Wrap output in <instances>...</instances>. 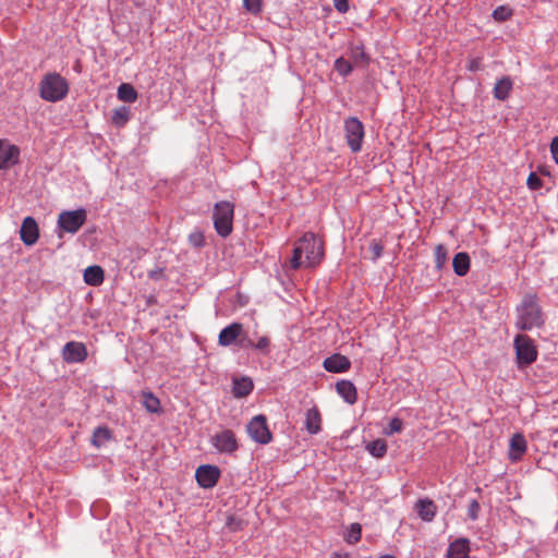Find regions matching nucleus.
Listing matches in <instances>:
<instances>
[{"label":"nucleus","instance_id":"nucleus-1","mask_svg":"<svg viewBox=\"0 0 558 558\" xmlns=\"http://www.w3.org/2000/svg\"><path fill=\"white\" fill-rule=\"evenodd\" d=\"M324 257V243L314 233H305L299 239L293 248L289 266L296 270L302 267H316Z\"/></svg>","mask_w":558,"mask_h":558},{"label":"nucleus","instance_id":"nucleus-2","mask_svg":"<svg viewBox=\"0 0 558 558\" xmlns=\"http://www.w3.org/2000/svg\"><path fill=\"white\" fill-rule=\"evenodd\" d=\"M517 313L515 327L520 330H532L533 328H539L544 324L538 298L534 293H527L523 296Z\"/></svg>","mask_w":558,"mask_h":558},{"label":"nucleus","instance_id":"nucleus-3","mask_svg":"<svg viewBox=\"0 0 558 558\" xmlns=\"http://www.w3.org/2000/svg\"><path fill=\"white\" fill-rule=\"evenodd\" d=\"M69 93V84L59 73L46 74L39 84V94L44 100L56 102Z\"/></svg>","mask_w":558,"mask_h":558},{"label":"nucleus","instance_id":"nucleus-4","mask_svg":"<svg viewBox=\"0 0 558 558\" xmlns=\"http://www.w3.org/2000/svg\"><path fill=\"white\" fill-rule=\"evenodd\" d=\"M233 215L234 205L230 202L222 201L215 205L213 214L214 227L220 236L227 238L232 232Z\"/></svg>","mask_w":558,"mask_h":558},{"label":"nucleus","instance_id":"nucleus-5","mask_svg":"<svg viewBox=\"0 0 558 558\" xmlns=\"http://www.w3.org/2000/svg\"><path fill=\"white\" fill-rule=\"evenodd\" d=\"M513 345L519 368L529 366L536 361L538 351L532 338L526 335H518Z\"/></svg>","mask_w":558,"mask_h":558},{"label":"nucleus","instance_id":"nucleus-6","mask_svg":"<svg viewBox=\"0 0 558 558\" xmlns=\"http://www.w3.org/2000/svg\"><path fill=\"white\" fill-rule=\"evenodd\" d=\"M345 138L350 149L357 153L362 149V142L364 137V125L355 117H350L344 120Z\"/></svg>","mask_w":558,"mask_h":558},{"label":"nucleus","instance_id":"nucleus-7","mask_svg":"<svg viewBox=\"0 0 558 558\" xmlns=\"http://www.w3.org/2000/svg\"><path fill=\"white\" fill-rule=\"evenodd\" d=\"M87 214L83 208L62 211L58 217L59 227L68 233H76L86 222Z\"/></svg>","mask_w":558,"mask_h":558},{"label":"nucleus","instance_id":"nucleus-8","mask_svg":"<svg viewBox=\"0 0 558 558\" xmlns=\"http://www.w3.org/2000/svg\"><path fill=\"white\" fill-rule=\"evenodd\" d=\"M246 430L250 437L262 445L269 444L272 439V435L267 425V418L265 415L254 416L247 424Z\"/></svg>","mask_w":558,"mask_h":558},{"label":"nucleus","instance_id":"nucleus-9","mask_svg":"<svg viewBox=\"0 0 558 558\" xmlns=\"http://www.w3.org/2000/svg\"><path fill=\"white\" fill-rule=\"evenodd\" d=\"M211 445L220 452L231 454L239 448L235 434L230 429H225L211 437Z\"/></svg>","mask_w":558,"mask_h":558},{"label":"nucleus","instance_id":"nucleus-10","mask_svg":"<svg viewBox=\"0 0 558 558\" xmlns=\"http://www.w3.org/2000/svg\"><path fill=\"white\" fill-rule=\"evenodd\" d=\"M195 476L201 487L211 488L220 477V470L215 465H201L197 468Z\"/></svg>","mask_w":558,"mask_h":558},{"label":"nucleus","instance_id":"nucleus-11","mask_svg":"<svg viewBox=\"0 0 558 558\" xmlns=\"http://www.w3.org/2000/svg\"><path fill=\"white\" fill-rule=\"evenodd\" d=\"M244 335L243 325L240 323H232L225 327L218 336V343L221 347H229L238 344L240 338Z\"/></svg>","mask_w":558,"mask_h":558},{"label":"nucleus","instance_id":"nucleus-12","mask_svg":"<svg viewBox=\"0 0 558 558\" xmlns=\"http://www.w3.org/2000/svg\"><path fill=\"white\" fill-rule=\"evenodd\" d=\"M62 357L66 363H81L87 357V349L82 342L70 341L63 347Z\"/></svg>","mask_w":558,"mask_h":558},{"label":"nucleus","instance_id":"nucleus-13","mask_svg":"<svg viewBox=\"0 0 558 558\" xmlns=\"http://www.w3.org/2000/svg\"><path fill=\"white\" fill-rule=\"evenodd\" d=\"M20 235L22 242L27 246H32L37 242L39 238V228L33 217L28 216L24 218L21 226Z\"/></svg>","mask_w":558,"mask_h":558},{"label":"nucleus","instance_id":"nucleus-14","mask_svg":"<svg viewBox=\"0 0 558 558\" xmlns=\"http://www.w3.org/2000/svg\"><path fill=\"white\" fill-rule=\"evenodd\" d=\"M20 149L17 146L0 141V169L9 168L19 162Z\"/></svg>","mask_w":558,"mask_h":558},{"label":"nucleus","instance_id":"nucleus-15","mask_svg":"<svg viewBox=\"0 0 558 558\" xmlns=\"http://www.w3.org/2000/svg\"><path fill=\"white\" fill-rule=\"evenodd\" d=\"M324 368L329 373H344L350 369V360L339 353L332 354L323 362Z\"/></svg>","mask_w":558,"mask_h":558},{"label":"nucleus","instance_id":"nucleus-16","mask_svg":"<svg viewBox=\"0 0 558 558\" xmlns=\"http://www.w3.org/2000/svg\"><path fill=\"white\" fill-rule=\"evenodd\" d=\"M526 451V440L522 434H514L510 439L509 459L518 461Z\"/></svg>","mask_w":558,"mask_h":558},{"label":"nucleus","instance_id":"nucleus-17","mask_svg":"<svg viewBox=\"0 0 558 558\" xmlns=\"http://www.w3.org/2000/svg\"><path fill=\"white\" fill-rule=\"evenodd\" d=\"M337 392L349 404H354L357 400L356 388L350 380H340L336 384Z\"/></svg>","mask_w":558,"mask_h":558},{"label":"nucleus","instance_id":"nucleus-18","mask_svg":"<svg viewBox=\"0 0 558 558\" xmlns=\"http://www.w3.org/2000/svg\"><path fill=\"white\" fill-rule=\"evenodd\" d=\"M469 541L460 538L449 545L447 558H469Z\"/></svg>","mask_w":558,"mask_h":558},{"label":"nucleus","instance_id":"nucleus-19","mask_svg":"<svg viewBox=\"0 0 558 558\" xmlns=\"http://www.w3.org/2000/svg\"><path fill=\"white\" fill-rule=\"evenodd\" d=\"M322 416L317 408L308 409L305 416V428L310 434L320 430Z\"/></svg>","mask_w":558,"mask_h":558},{"label":"nucleus","instance_id":"nucleus-20","mask_svg":"<svg viewBox=\"0 0 558 558\" xmlns=\"http://www.w3.org/2000/svg\"><path fill=\"white\" fill-rule=\"evenodd\" d=\"M513 83L509 76L498 80L494 87V97L498 100H506L512 90Z\"/></svg>","mask_w":558,"mask_h":558},{"label":"nucleus","instance_id":"nucleus-21","mask_svg":"<svg viewBox=\"0 0 558 558\" xmlns=\"http://www.w3.org/2000/svg\"><path fill=\"white\" fill-rule=\"evenodd\" d=\"M415 508L420 518L424 521H432L436 514V506L429 499H420Z\"/></svg>","mask_w":558,"mask_h":558},{"label":"nucleus","instance_id":"nucleus-22","mask_svg":"<svg viewBox=\"0 0 558 558\" xmlns=\"http://www.w3.org/2000/svg\"><path fill=\"white\" fill-rule=\"evenodd\" d=\"M104 279L105 274L100 266H89L84 271V281L89 286H100Z\"/></svg>","mask_w":558,"mask_h":558},{"label":"nucleus","instance_id":"nucleus-23","mask_svg":"<svg viewBox=\"0 0 558 558\" xmlns=\"http://www.w3.org/2000/svg\"><path fill=\"white\" fill-rule=\"evenodd\" d=\"M452 267L458 276H465L470 270V256L468 253L460 252L456 254L452 260Z\"/></svg>","mask_w":558,"mask_h":558},{"label":"nucleus","instance_id":"nucleus-24","mask_svg":"<svg viewBox=\"0 0 558 558\" xmlns=\"http://www.w3.org/2000/svg\"><path fill=\"white\" fill-rule=\"evenodd\" d=\"M253 381L247 377H242L233 381L232 392L236 398L248 396L253 390Z\"/></svg>","mask_w":558,"mask_h":558},{"label":"nucleus","instance_id":"nucleus-25","mask_svg":"<svg viewBox=\"0 0 558 558\" xmlns=\"http://www.w3.org/2000/svg\"><path fill=\"white\" fill-rule=\"evenodd\" d=\"M118 98L124 102H134L137 100L138 94L136 89L129 83H122L118 87Z\"/></svg>","mask_w":558,"mask_h":558},{"label":"nucleus","instance_id":"nucleus-26","mask_svg":"<svg viewBox=\"0 0 558 558\" xmlns=\"http://www.w3.org/2000/svg\"><path fill=\"white\" fill-rule=\"evenodd\" d=\"M143 405L150 413H158L160 411L159 399L150 391H143Z\"/></svg>","mask_w":558,"mask_h":558},{"label":"nucleus","instance_id":"nucleus-27","mask_svg":"<svg viewBox=\"0 0 558 558\" xmlns=\"http://www.w3.org/2000/svg\"><path fill=\"white\" fill-rule=\"evenodd\" d=\"M366 449L375 458H383L387 452V444L384 439H376L371 441Z\"/></svg>","mask_w":558,"mask_h":558},{"label":"nucleus","instance_id":"nucleus-28","mask_svg":"<svg viewBox=\"0 0 558 558\" xmlns=\"http://www.w3.org/2000/svg\"><path fill=\"white\" fill-rule=\"evenodd\" d=\"M111 437V433L107 427L99 426L93 433L92 442L96 447H100Z\"/></svg>","mask_w":558,"mask_h":558},{"label":"nucleus","instance_id":"nucleus-29","mask_svg":"<svg viewBox=\"0 0 558 558\" xmlns=\"http://www.w3.org/2000/svg\"><path fill=\"white\" fill-rule=\"evenodd\" d=\"M130 119V110L126 107H119L113 111L112 123L119 128L125 125Z\"/></svg>","mask_w":558,"mask_h":558},{"label":"nucleus","instance_id":"nucleus-30","mask_svg":"<svg viewBox=\"0 0 558 558\" xmlns=\"http://www.w3.org/2000/svg\"><path fill=\"white\" fill-rule=\"evenodd\" d=\"M513 14V10L508 5H499L493 11V19L497 22H505Z\"/></svg>","mask_w":558,"mask_h":558},{"label":"nucleus","instance_id":"nucleus-31","mask_svg":"<svg viewBox=\"0 0 558 558\" xmlns=\"http://www.w3.org/2000/svg\"><path fill=\"white\" fill-rule=\"evenodd\" d=\"M362 526L360 523H352L345 535V542L349 544H355L361 539Z\"/></svg>","mask_w":558,"mask_h":558},{"label":"nucleus","instance_id":"nucleus-32","mask_svg":"<svg viewBox=\"0 0 558 558\" xmlns=\"http://www.w3.org/2000/svg\"><path fill=\"white\" fill-rule=\"evenodd\" d=\"M447 262V248L442 244L435 247V264L437 269H441Z\"/></svg>","mask_w":558,"mask_h":558},{"label":"nucleus","instance_id":"nucleus-33","mask_svg":"<svg viewBox=\"0 0 558 558\" xmlns=\"http://www.w3.org/2000/svg\"><path fill=\"white\" fill-rule=\"evenodd\" d=\"M226 527L230 532H238L243 530L244 527V521L240 518H236L234 515H229L226 520Z\"/></svg>","mask_w":558,"mask_h":558},{"label":"nucleus","instance_id":"nucleus-34","mask_svg":"<svg viewBox=\"0 0 558 558\" xmlns=\"http://www.w3.org/2000/svg\"><path fill=\"white\" fill-rule=\"evenodd\" d=\"M335 69L339 74L345 76L352 71V65L348 60L341 57L335 61Z\"/></svg>","mask_w":558,"mask_h":558},{"label":"nucleus","instance_id":"nucleus-35","mask_svg":"<svg viewBox=\"0 0 558 558\" xmlns=\"http://www.w3.org/2000/svg\"><path fill=\"white\" fill-rule=\"evenodd\" d=\"M403 428V423L400 418L395 417L389 422L388 428L385 430L387 436H390L395 433H400Z\"/></svg>","mask_w":558,"mask_h":558},{"label":"nucleus","instance_id":"nucleus-36","mask_svg":"<svg viewBox=\"0 0 558 558\" xmlns=\"http://www.w3.org/2000/svg\"><path fill=\"white\" fill-rule=\"evenodd\" d=\"M189 242L194 247H201L204 245L205 238L202 232L195 231L189 235Z\"/></svg>","mask_w":558,"mask_h":558},{"label":"nucleus","instance_id":"nucleus-37","mask_svg":"<svg viewBox=\"0 0 558 558\" xmlns=\"http://www.w3.org/2000/svg\"><path fill=\"white\" fill-rule=\"evenodd\" d=\"M243 3L251 13L257 14L262 10V0H243Z\"/></svg>","mask_w":558,"mask_h":558},{"label":"nucleus","instance_id":"nucleus-38","mask_svg":"<svg viewBox=\"0 0 558 558\" xmlns=\"http://www.w3.org/2000/svg\"><path fill=\"white\" fill-rule=\"evenodd\" d=\"M526 184L531 190H538L542 187V180L534 172H531L527 177Z\"/></svg>","mask_w":558,"mask_h":558},{"label":"nucleus","instance_id":"nucleus-39","mask_svg":"<svg viewBox=\"0 0 558 558\" xmlns=\"http://www.w3.org/2000/svg\"><path fill=\"white\" fill-rule=\"evenodd\" d=\"M369 251L373 254V259H378L384 251V246L379 241L373 240L369 244Z\"/></svg>","mask_w":558,"mask_h":558},{"label":"nucleus","instance_id":"nucleus-40","mask_svg":"<svg viewBox=\"0 0 558 558\" xmlns=\"http://www.w3.org/2000/svg\"><path fill=\"white\" fill-rule=\"evenodd\" d=\"M478 512H480V504L475 499L471 500L469 504V507H468L469 518L472 520H476L478 517Z\"/></svg>","mask_w":558,"mask_h":558},{"label":"nucleus","instance_id":"nucleus-41","mask_svg":"<svg viewBox=\"0 0 558 558\" xmlns=\"http://www.w3.org/2000/svg\"><path fill=\"white\" fill-rule=\"evenodd\" d=\"M269 345H270V339L268 337L264 336L258 339V341L255 343L254 348L262 352L267 353Z\"/></svg>","mask_w":558,"mask_h":558},{"label":"nucleus","instance_id":"nucleus-42","mask_svg":"<svg viewBox=\"0 0 558 558\" xmlns=\"http://www.w3.org/2000/svg\"><path fill=\"white\" fill-rule=\"evenodd\" d=\"M333 5L339 13H347L349 11L348 0H333Z\"/></svg>","mask_w":558,"mask_h":558},{"label":"nucleus","instance_id":"nucleus-43","mask_svg":"<svg viewBox=\"0 0 558 558\" xmlns=\"http://www.w3.org/2000/svg\"><path fill=\"white\" fill-rule=\"evenodd\" d=\"M352 58L355 62L362 61L365 59V52L361 47H354L352 49Z\"/></svg>","mask_w":558,"mask_h":558},{"label":"nucleus","instance_id":"nucleus-44","mask_svg":"<svg viewBox=\"0 0 558 558\" xmlns=\"http://www.w3.org/2000/svg\"><path fill=\"white\" fill-rule=\"evenodd\" d=\"M550 153L554 160L558 165V136L554 137L550 144Z\"/></svg>","mask_w":558,"mask_h":558},{"label":"nucleus","instance_id":"nucleus-45","mask_svg":"<svg viewBox=\"0 0 558 558\" xmlns=\"http://www.w3.org/2000/svg\"><path fill=\"white\" fill-rule=\"evenodd\" d=\"M238 345L241 348H254L255 343L245 333L240 338Z\"/></svg>","mask_w":558,"mask_h":558},{"label":"nucleus","instance_id":"nucleus-46","mask_svg":"<svg viewBox=\"0 0 558 558\" xmlns=\"http://www.w3.org/2000/svg\"><path fill=\"white\" fill-rule=\"evenodd\" d=\"M482 68V60L480 58L472 59L469 63L470 71H478Z\"/></svg>","mask_w":558,"mask_h":558},{"label":"nucleus","instance_id":"nucleus-47","mask_svg":"<svg viewBox=\"0 0 558 558\" xmlns=\"http://www.w3.org/2000/svg\"><path fill=\"white\" fill-rule=\"evenodd\" d=\"M330 558H351V556L348 553L335 551L331 554Z\"/></svg>","mask_w":558,"mask_h":558},{"label":"nucleus","instance_id":"nucleus-48","mask_svg":"<svg viewBox=\"0 0 558 558\" xmlns=\"http://www.w3.org/2000/svg\"><path fill=\"white\" fill-rule=\"evenodd\" d=\"M381 558H395L393 556H383Z\"/></svg>","mask_w":558,"mask_h":558}]
</instances>
